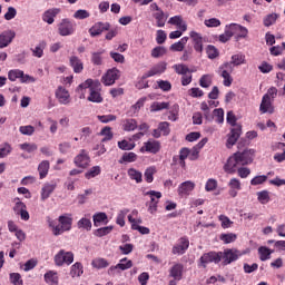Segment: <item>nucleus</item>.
<instances>
[{"instance_id":"nucleus-1","label":"nucleus","mask_w":285,"mask_h":285,"mask_svg":"<svg viewBox=\"0 0 285 285\" xmlns=\"http://www.w3.org/2000/svg\"><path fill=\"white\" fill-rule=\"evenodd\" d=\"M255 157L254 149H245L244 151H236L233 156H230L226 164L224 165V170L227 175H235L237 169L242 166H249L253 164V158Z\"/></svg>"},{"instance_id":"nucleus-2","label":"nucleus","mask_w":285,"mask_h":285,"mask_svg":"<svg viewBox=\"0 0 285 285\" xmlns=\"http://www.w3.org/2000/svg\"><path fill=\"white\" fill-rule=\"evenodd\" d=\"M246 63V56L244 53H236L232 56L230 62H224L218 67V75L223 77V83L226 88H230L233 86V72L235 66H242Z\"/></svg>"},{"instance_id":"nucleus-3","label":"nucleus","mask_w":285,"mask_h":285,"mask_svg":"<svg viewBox=\"0 0 285 285\" xmlns=\"http://www.w3.org/2000/svg\"><path fill=\"white\" fill-rule=\"evenodd\" d=\"M83 90H89V96L87 101L91 104H102L104 97H101V82L99 80L87 79L85 82L80 83L77 88V92L80 94V99H86V94Z\"/></svg>"},{"instance_id":"nucleus-4","label":"nucleus","mask_w":285,"mask_h":285,"mask_svg":"<svg viewBox=\"0 0 285 285\" xmlns=\"http://www.w3.org/2000/svg\"><path fill=\"white\" fill-rule=\"evenodd\" d=\"M49 228H51L52 235L55 237H59V235H63V233H68V230H72V214H63L58 217V225L55 220H48Z\"/></svg>"},{"instance_id":"nucleus-5","label":"nucleus","mask_w":285,"mask_h":285,"mask_svg":"<svg viewBox=\"0 0 285 285\" xmlns=\"http://www.w3.org/2000/svg\"><path fill=\"white\" fill-rule=\"evenodd\" d=\"M242 257V252L237 248H226L224 252H220V262L223 266H228L233 264V262H237Z\"/></svg>"},{"instance_id":"nucleus-6","label":"nucleus","mask_w":285,"mask_h":285,"mask_svg":"<svg viewBox=\"0 0 285 285\" xmlns=\"http://www.w3.org/2000/svg\"><path fill=\"white\" fill-rule=\"evenodd\" d=\"M56 266H70L75 262V254L72 252H66V249H60L53 257Z\"/></svg>"},{"instance_id":"nucleus-7","label":"nucleus","mask_w":285,"mask_h":285,"mask_svg":"<svg viewBox=\"0 0 285 285\" xmlns=\"http://www.w3.org/2000/svg\"><path fill=\"white\" fill-rule=\"evenodd\" d=\"M222 262V252H209L202 255L199 266L206 268L208 264H219Z\"/></svg>"},{"instance_id":"nucleus-8","label":"nucleus","mask_w":285,"mask_h":285,"mask_svg":"<svg viewBox=\"0 0 285 285\" xmlns=\"http://www.w3.org/2000/svg\"><path fill=\"white\" fill-rule=\"evenodd\" d=\"M76 26L77 24L70 19L65 18L58 24V35H60V37H70L71 35H75Z\"/></svg>"},{"instance_id":"nucleus-9","label":"nucleus","mask_w":285,"mask_h":285,"mask_svg":"<svg viewBox=\"0 0 285 285\" xmlns=\"http://www.w3.org/2000/svg\"><path fill=\"white\" fill-rule=\"evenodd\" d=\"M189 247L190 240L188 239V237L183 236L177 240V244L173 246L171 253L173 255H184Z\"/></svg>"},{"instance_id":"nucleus-10","label":"nucleus","mask_w":285,"mask_h":285,"mask_svg":"<svg viewBox=\"0 0 285 285\" xmlns=\"http://www.w3.org/2000/svg\"><path fill=\"white\" fill-rule=\"evenodd\" d=\"M121 77V71L117 68H112L107 70V72L102 76L101 81L104 86H115V81H117Z\"/></svg>"},{"instance_id":"nucleus-11","label":"nucleus","mask_w":285,"mask_h":285,"mask_svg":"<svg viewBox=\"0 0 285 285\" xmlns=\"http://www.w3.org/2000/svg\"><path fill=\"white\" fill-rule=\"evenodd\" d=\"M146 195L150 197V202L147 203L148 213L155 215L157 212V204H159V199H161V191L149 190Z\"/></svg>"},{"instance_id":"nucleus-12","label":"nucleus","mask_w":285,"mask_h":285,"mask_svg":"<svg viewBox=\"0 0 285 285\" xmlns=\"http://www.w3.org/2000/svg\"><path fill=\"white\" fill-rule=\"evenodd\" d=\"M159 150H161V142L155 139L144 142V146L140 148V153H150L151 155H157Z\"/></svg>"},{"instance_id":"nucleus-13","label":"nucleus","mask_w":285,"mask_h":285,"mask_svg":"<svg viewBox=\"0 0 285 285\" xmlns=\"http://www.w3.org/2000/svg\"><path fill=\"white\" fill-rule=\"evenodd\" d=\"M73 164L78 168H88L90 166V155L86 149H81L80 153L75 157Z\"/></svg>"},{"instance_id":"nucleus-14","label":"nucleus","mask_w":285,"mask_h":285,"mask_svg":"<svg viewBox=\"0 0 285 285\" xmlns=\"http://www.w3.org/2000/svg\"><path fill=\"white\" fill-rule=\"evenodd\" d=\"M13 212L16 213V215L20 216V219H22V222H28L30 219V213H28V207L23 204V202H20L19 198H16Z\"/></svg>"},{"instance_id":"nucleus-15","label":"nucleus","mask_w":285,"mask_h":285,"mask_svg":"<svg viewBox=\"0 0 285 285\" xmlns=\"http://www.w3.org/2000/svg\"><path fill=\"white\" fill-rule=\"evenodd\" d=\"M110 30V23L108 22H96L90 29V37H99L104 35V32H108Z\"/></svg>"},{"instance_id":"nucleus-16","label":"nucleus","mask_w":285,"mask_h":285,"mask_svg":"<svg viewBox=\"0 0 285 285\" xmlns=\"http://www.w3.org/2000/svg\"><path fill=\"white\" fill-rule=\"evenodd\" d=\"M189 37L194 45V50L202 55L204 52V37L197 31H190Z\"/></svg>"},{"instance_id":"nucleus-17","label":"nucleus","mask_w":285,"mask_h":285,"mask_svg":"<svg viewBox=\"0 0 285 285\" xmlns=\"http://www.w3.org/2000/svg\"><path fill=\"white\" fill-rule=\"evenodd\" d=\"M57 189V180H51L49 183H45L41 188V200L46 202V199L50 198V195L55 193Z\"/></svg>"},{"instance_id":"nucleus-18","label":"nucleus","mask_w":285,"mask_h":285,"mask_svg":"<svg viewBox=\"0 0 285 285\" xmlns=\"http://www.w3.org/2000/svg\"><path fill=\"white\" fill-rule=\"evenodd\" d=\"M242 137V125H236L234 128H232L228 139H227V148H233L235 144H237V139Z\"/></svg>"},{"instance_id":"nucleus-19","label":"nucleus","mask_w":285,"mask_h":285,"mask_svg":"<svg viewBox=\"0 0 285 285\" xmlns=\"http://www.w3.org/2000/svg\"><path fill=\"white\" fill-rule=\"evenodd\" d=\"M57 14H61V8L48 9L42 13V21H45V23H48L49 26H52V23H55V18L57 17Z\"/></svg>"},{"instance_id":"nucleus-20","label":"nucleus","mask_w":285,"mask_h":285,"mask_svg":"<svg viewBox=\"0 0 285 285\" xmlns=\"http://www.w3.org/2000/svg\"><path fill=\"white\" fill-rule=\"evenodd\" d=\"M166 62L157 63L150 70L142 75V79H149V77H155L156 75H164V72H166Z\"/></svg>"},{"instance_id":"nucleus-21","label":"nucleus","mask_w":285,"mask_h":285,"mask_svg":"<svg viewBox=\"0 0 285 285\" xmlns=\"http://www.w3.org/2000/svg\"><path fill=\"white\" fill-rule=\"evenodd\" d=\"M262 115H273L275 112V106H273V99H268V96H263L262 102L259 106Z\"/></svg>"},{"instance_id":"nucleus-22","label":"nucleus","mask_w":285,"mask_h":285,"mask_svg":"<svg viewBox=\"0 0 285 285\" xmlns=\"http://www.w3.org/2000/svg\"><path fill=\"white\" fill-rule=\"evenodd\" d=\"M56 98L62 106H68V104H70V92L61 86L56 90Z\"/></svg>"},{"instance_id":"nucleus-23","label":"nucleus","mask_w":285,"mask_h":285,"mask_svg":"<svg viewBox=\"0 0 285 285\" xmlns=\"http://www.w3.org/2000/svg\"><path fill=\"white\" fill-rule=\"evenodd\" d=\"M120 127L124 132H135V130L138 128L137 119L125 118L120 121Z\"/></svg>"},{"instance_id":"nucleus-24","label":"nucleus","mask_w":285,"mask_h":285,"mask_svg":"<svg viewBox=\"0 0 285 285\" xmlns=\"http://www.w3.org/2000/svg\"><path fill=\"white\" fill-rule=\"evenodd\" d=\"M17 35L12 30H7L0 33V48H8Z\"/></svg>"},{"instance_id":"nucleus-25","label":"nucleus","mask_w":285,"mask_h":285,"mask_svg":"<svg viewBox=\"0 0 285 285\" xmlns=\"http://www.w3.org/2000/svg\"><path fill=\"white\" fill-rule=\"evenodd\" d=\"M193 190H195V183L190 180L184 181L178 186L179 197H188Z\"/></svg>"},{"instance_id":"nucleus-26","label":"nucleus","mask_w":285,"mask_h":285,"mask_svg":"<svg viewBox=\"0 0 285 285\" xmlns=\"http://www.w3.org/2000/svg\"><path fill=\"white\" fill-rule=\"evenodd\" d=\"M169 277H173L176 282H180L181 277H184V265L183 264H175L169 269Z\"/></svg>"},{"instance_id":"nucleus-27","label":"nucleus","mask_w":285,"mask_h":285,"mask_svg":"<svg viewBox=\"0 0 285 285\" xmlns=\"http://www.w3.org/2000/svg\"><path fill=\"white\" fill-rule=\"evenodd\" d=\"M229 190L228 195L235 198L237 196V193L242 190V181L238 178H232L228 183Z\"/></svg>"},{"instance_id":"nucleus-28","label":"nucleus","mask_w":285,"mask_h":285,"mask_svg":"<svg viewBox=\"0 0 285 285\" xmlns=\"http://www.w3.org/2000/svg\"><path fill=\"white\" fill-rule=\"evenodd\" d=\"M153 17L156 20L157 28H164V26H166V21H168V13L164 11L154 12Z\"/></svg>"},{"instance_id":"nucleus-29","label":"nucleus","mask_w":285,"mask_h":285,"mask_svg":"<svg viewBox=\"0 0 285 285\" xmlns=\"http://www.w3.org/2000/svg\"><path fill=\"white\" fill-rule=\"evenodd\" d=\"M69 63L71 68H73V72H76L77 75L83 71V62H81V59H79V57L71 56L69 59Z\"/></svg>"},{"instance_id":"nucleus-30","label":"nucleus","mask_w":285,"mask_h":285,"mask_svg":"<svg viewBox=\"0 0 285 285\" xmlns=\"http://www.w3.org/2000/svg\"><path fill=\"white\" fill-rule=\"evenodd\" d=\"M39 179H46L48 177V173H50V161L42 160L38 165Z\"/></svg>"},{"instance_id":"nucleus-31","label":"nucleus","mask_w":285,"mask_h":285,"mask_svg":"<svg viewBox=\"0 0 285 285\" xmlns=\"http://www.w3.org/2000/svg\"><path fill=\"white\" fill-rule=\"evenodd\" d=\"M127 175L129 179H131V181H136V184H141V181H144V174L135 168H129L127 170Z\"/></svg>"},{"instance_id":"nucleus-32","label":"nucleus","mask_w":285,"mask_h":285,"mask_svg":"<svg viewBox=\"0 0 285 285\" xmlns=\"http://www.w3.org/2000/svg\"><path fill=\"white\" fill-rule=\"evenodd\" d=\"M145 104H146V97L138 99L137 102L130 107L128 111V116L132 117L137 115L141 110V108H144Z\"/></svg>"},{"instance_id":"nucleus-33","label":"nucleus","mask_w":285,"mask_h":285,"mask_svg":"<svg viewBox=\"0 0 285 285\" xmlns=\"http://www.w3.org/2000/svg\"><path fill=\"white\" fill-rule=\"evenodd\" d=\"M101 224H108V215L104 212L97 213L94 215V226L99 228Z\"/></svg>"},{"instance_id":"nucleus-34","label":"nucleus","mask_w":285,"mask_h":285,"mask_svg":"<svg viewBox=\"0 0 285 285\" xmlns=\"http://www.w3.org/2000/svg\"><path fill=\"white\" fill-rule=\"evenodd\" d=\"M45 282L48 285H59V276L57 275V272L49 271L45 274Z\"/></svg>"},{"instance_id":"nucleus-35","label":"nucleus","mask_w":285,"mask_h":285,"mask_svg":"<svg viewBox=\"0 0 285 285\" xmlns=\"http://www.w3.org/2000/svg\"><path fill=\"white\" fill-rule=\"evenodd\" d=\"M273 253H274V250L266 246H261L258 248V255H259L261 262H266V261L271 259V255H273Z\"/></svg>"},{"instance_id":"nucleus-36","label":"nucleus","mask_w":285,"mask_h":285,"mask_svg":"<svg viewBox=\"0 0 285 285\" xmlns=\"http://www.w3.org/2000/svg\"><path fill=\"white\" fill-rule=\"evenodd\" d=\"M104 52H106V50L91 52V63L94 66H102V63H104V57H102Z\"/></svg>"},{"instance_id":"nucleus-37","label":"nucleus","mask_w":285,"mask_h":285,"mask_svg":"<svg viewBox=\"0 0 285 285\" xmlns=\"http://www.w3.org/2000/svg\"><path fill=\"white\" fill-rule=\"evenodd\" d=\"M83 275V265L79 262L75 263L70 268L71 277H81Z\"/></svg>"},{"instance_id":"nucleus-38","label":"nucleus","mask_w":285,"mask_h":285,"mask_svg":"<svg viewBox=\"0 0 285 285\" xmlns=\"http://www.w3.org/2000/svg\"><path fill=\"white\" fill-rule=\"evenodd\" d=\"M277 19H279V14L269 13L263 19V24L265 28H271V26H275Z\"/></svg>"},{"instance_id":"nucleus-39","label":"nucleus","mask_w":285,"mask_h":285,"mask_svg":"<svg viewBox=\"0 0 285 285\" xmlns=\"http://www.w3.org/2000/svg\"><path fill=\"white\" fill-rule=\"evenodd\" d=\"M170 108L169 102L155 101L150 106V112H159V110H168Z\"/></svg>"},{"instance_id":"nucleus-40","label":"nucleus","mask_w":285,"mask_h":285,"mask_svg":"<svg viewBox=\"0 0 285 285\" xmlns=\"http://www.w3.org/2000/svg\"><path fill=\"white\" fill-rule=\"evenodd\" d=\"M156 173H157V168L155 166L148 167L145 170V181H147V184H153V181H155Z\"/></svg>"},{"instance_id":"nucleus-41","label":"nucleus","mask_w":285,"mask_h":285,"mask_svg":"<svg viewBox=\"0 0 285 285\" xmlns=\"http://www.w3.org/2000/svg\"><path fill=\"white\" fill-rule=\"evenodd\" d=\"M219 239L224 244H233V242H237V234H234V233L220 234Z\"/></svg>"},{"instance_id":"nucleus-42","label":"nucleus","mask_w":285,"mask_h":285,"mask_svg":"<svg viewBox=\"0 0 285 285\" xmlns=\"http://www.w3.org/2000/svg\"><path fill=\"white\" fill-rule=\"evenodd\" d=\"M256 195L259 204L266 205L271 202V193L268 190L258 191Z\"/></svg>"},{"instance_id":"nucleus-43","label":"nucleus","mask_w":285,"mask_h":285,"mask_svg":"<svg viewBox=\"0 0 285 285\" xmlns=\"http://www.w3.org/2000/svg\"><path fill=\"white\" fill-rule=\"evenodd\" d=\"M100 135H101V137H104L101 139L102 144L106 142V141H110L114 137L112 128H110V127L102 128L101 131H100Z\"/></svg>"},{"instance_id":"nucleus-44","label":"nucleus","mask_w":285,"mask_h":285,"mask_svg":"<svg viewBox=\"0 0 285 285\" xmlns=\"http://www.w3.org/2000/svg\"><path fill=\"white\" fill-rule=\"evenodd\" d=\"M98 175H101V167L94 166L85 174V177L86 179H94V177H98Z\"/></svg>"},{"instance_id":"nucleus-45","label":"nucleus","mask_w":285,"mask_h":285,"mask_svg":"<svg viewBox=\"0 0 285 285\" xmlns=\"http://www.w3.org/2000/svg\"><path fill=\"white\" fill-rule=\"evenodd\" d=\"M166 52H168V50H166V47L158 46L151 50V57L154 59H159V58L164 57V55H166Z\"/></svg>"},{"instance_id":"nucleus-46","label":"nucleus","mask_w":285,"mask_h":285,"mask_svg":"<svg viewBox=\"0 0 285 285\" xmlns=\"http://www.w3.org/2000/svg\"><path fill=\"white\" fill-rule=\"evenodd\" d=\"M23 77V70L21 69H12L8 72L9 81H17V79H21Z\"/></svg>"},{"instance_id":"nucleus-47","label":"nucleus","mask_w":285,"mask_h":285,"mask_svg":"<svg viewBox=\"0 0 285 285\" xmlns=\"http://www.w3.org/2000/svg\"><path fill=\"white\" fill-rule=\"evenodd\" d=\"M112 226L101 227L94 232L96 237H106V235H110L112 233Z\"/></svg>"},{"instance_id":"nucleus-48","label":"nucleus","mask_w":285,"mask_h":285,"mask_svg":"<svg viewBox=\"0 0 285 285\" xmlns=\"http://www.w3.org/2000/svg\"><path fill=\"white\" fill-rule=\"evenodd\" d=\"M78 228H83V230H92V222L90 218H81L77 223Z\"/></svg>"},{"instance_id":"nucleus-49","label":"nucleus","mask_w":285,"mask_h":285,"mask_svg":"<svg viewBox=\"0 0 285 285\" xmlns=\"http://www.w3.org/2000/svg\"><path fill=\"white\" fill-rule=\"evenodd\" d=\"M10 153H12V146L8 142H4L0 147V159L8 157V155H10Z\"/></svg>"},{"instance_id":"nucleus-50","label":"nucleus","mask_w":285,"mask_h":285,"mask_svg":"<svg viewBox=\"0 0 285 285\" xmlns=\"http://www.w3.org/2000/svg\"><path fill=\"white\" fill-rule=\"evenodd\" d=\"M235 37L237 41H239V39H246V37H248V29L242 24H238Z\"/></svg>"},{"instance_id":"nucleus-51","label":"nucleus","mask_w":285,"mask_h":285,"mask_svg":"<svg viewBox=\"0 0 285 285\" xmlns=\"http://www.w3.org/2000/svg\"><path fill=\"white\" fill-rule=\"evenodd\" d=\"M177 119H179V105H174L171 110H169L168 120L177 121Z\"/></svg>"},{"instance_id":"nucleus-52","label":"nucleus","mask_w":285,"mask_h":285,"mask_svg":"<svg viewBox=\"0 0 285 285\" xmlns=\"http://www.w3.org/2000/svg\"><path fill=\"white\" fill-rule=\"evenodd\" d=\"M206 52L208 59H217V57H219V50H217L213 45L207 46Z\"/></svg>"},{"instance_id":"nucleus-53","label":"nucleus","mask_w":285,"mask_h":285,"mask_svg":"<svg viewBox=\"0 0 285 285\" xmlns=\"http://www.w3.org/2000/svg\"><path fill=\"white\" fill-rule=\"evenodd\" d=\"M20 146V148L22 149V150H24L26 153H36V150H38V146H37V144H35V142H32V144H30V142H23V144H20L19 145Z\"/></svg>"},{"instance_id":"nucleus-54","label":"nucleus","mask_w":285,"mask_h":285,"mask_svg":"<svg viewBox=\"0 0 285 285\" xmlns=\"http://www.w3.org/2000/svg\"><path fill=\"white\" fill-rule=\"evenodd\" d=\"M94 268H108L110 263L106 258H98L92 262Z\"/></svg>"},{"instance_id":"nucleus-55","label":"nucleus","mask_w":285,"mask_h":285,"mask_svg":"<svg viewBox=\"0 0 285 285\" xmlns=\"http://www.w3.org/2000/svg\"><path fill=\"white\" fill-rule=\"evenodd\" d=\"M157 83L163 92H170L173 90V85L168 80H158Z\"/></svg>"},{"instance_id":"nucleus-56","label":"nucleus","mask_w":285,"mask_h":285,"mask_svg":"<svg viewBox=\"0 0 285 285\" xmlns=\"http://www.w3.org/2000/svg\"><path fill=\"white\" fill-rule=\"evenodd\" d=\"M218 219L220 222L222 228L224 229L230 228L233 226V220H230V218H228L226 215H220Z\"/></svg>"},{"instance_id":"nucleus-57","label":"nucleus","mask_w":285,"mask_h":285,"mask_svg":"<svg viewBox=\"0 0 285 285\" xmlns=\"http://www.w3.org/2000/svg\"><path fill=\"white\" fill-rule=\"evenodd\" d=\"M204 23L206 28H219L222 26V21L217 18L206 19Z\"/></svg>"},{"instance_id":"nucleus-58","label":"nucleus","mask_w":285,"mask_h":285,"mask_svg":"<svg viewBox=\"0 0 285 285\" xmlns=\"http://www.w3.org/2000/svg\"><path fill=\"white\" fill-rule=\"evenodd\" d=\"M9 279L13 285H23V278H21V274L19 273H11Z\"/></svg>"},{"instance_id":"nucleus-59","label":"nucleus","mask_w":285,"mask_h":285,"mask_svg":"<svg viewBox=\"0 0 285 285\" xmlns=\"http://www.w3.org/2000/svg\"><path fill=\"white\" fill-rule=\"evenodd\" d=\"M118 268L121 271H128L129 268H132V261L128 259L127 257L120 259V263H118Z\"/></svg>"},{"instance_id":"nucleus-60","label":"nucleus","mask_w":285,"mask_h":285,"mask_svg":"<svg viewBox=\"0 0 285 285\" xmlns=\"http://www.w3.org/2000/svg\"><path fill=\"white\" fill-rule=\"evenodd\" d=\"M173 68H174V70H175V72L177 73V75H186L187 72H190V69L188 68V66H186V65H181V63H179V65H174L173 66Z\"/></svg>"},{"instance_id":"nucleus-61","label":"nucleus","mask_w":285,"mask_h":285,"mask_svg":"<svg viewBox=\"0 0 285 285\" xmlns=\"http://www.w3.org/2000/svg\"><path fill=\"white\" fill-rule=\"evenodd\" d=\"M212 83H213V79L210 78L209 75L202 76V78L199 80V86L202 88H210Z\"/></svg>"},{"instance_id":"nucleus-62","label":"nucleus","mask_w":285,"mask_h":285,"mask_svg":"<svg viewBox=\"0 0 285 285\" xmlns=\"http://www.w3.org/2000/svg\"><path fill=\"white\" fill-rule=\"evenodd\" d=\"M118 148H120V150H132L135 148V144L128 140H121L118 141Z\"/></svg>"},{"instance_id":"nucleus-63","label":"nucleus","mask_w":285,"mask_h":285,"mask_svg":"<svg viewBox=\"0 0 285 285\" xmlns=\"http://www.w3.org/2000/svg\"><path fill=\"white\" fill-rule=\"evenodd\" d=\"M214 117H215L216 124H224V109L222 108L214 109Z\"/></svg>"},{"instance_id":"nucleus-64","label":"nucleus","mask_w":285,"mask_h":285,"mask_svg":"<svg viewBox=\"0 0 285 285\" xmlns=\"http://www.w3.org/2000/svg\"><path fill=\"white\" fill-rule=\"evenodd\" d=\"M239 24L237 23H230L225 26V31L229 33V36L235 37L237 32V28Z\"/></svg>"}]
</instances>
